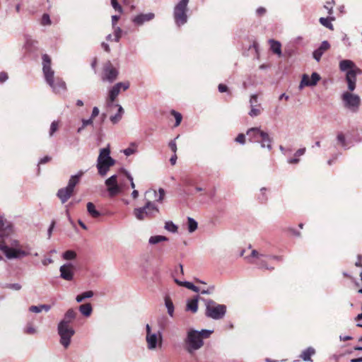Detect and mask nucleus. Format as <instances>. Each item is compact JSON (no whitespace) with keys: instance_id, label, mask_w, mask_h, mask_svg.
Masks as SVG:
<instances>
[{"instance_id":"38","label":"nucleus","mask_w":362,"mask_h":362,"mask_svg":"<svg viewBox=\"0 0 362 362\" xmlns=\"http://www.w3.org/2000/svg\"><path fill=\"white\" fill-rule=\"evenodd\" d=\"M197 222L192 218H187V228L189 233H193L197 228Z\"/></svg>"},{"instance_id":"55","label":"nucleus","mask_w":362,"mask_h":362,"mask_svg":"<svg viewBox=\"0 0 362 362\" xmlns=\"http://www.w3.org/2000/svg\"><path fill=\"white\" fill-rule=\"evenodd\" d=\"M179 137V135L177 136V137L173 139V140H171L169 144H168V146L169 148H170V150L174 153H176V151H177V144H176V142H175V140Z\"/></svg>"},{"instance_id":"46","label":"nucleus","mask_w":362,"mask_h":362,"mask_svg":"<svg viewBox=\"0 0 362 362\" xmlns=\"http://www.w3.org/2000/svg\"><path fill=\"white\" fill-rule=\"evenodd\" d=\"M40 23L42 25H50L52 23L49 16L47 13H44L42 16Z\"/></svg>"},{"instance_id":"33","label":"nucleus","mask_w":362,"mask_h":362,"mask_svg":"<svg viewBox=\"0 0 362 362\" xmlns=\"http://www.w3.org/2000/svg\"><path fill=\"white\" fill-rule=\"evenodd\" d=\"M165 305L168 310V313L170 317H173L174 315V305L168 296L165 297Z\"/></svg>"},{"instance_id":"53","label":"nucleus","mask_w":362,"mask_h":362,"mask_svg":"<svg viewBox=\"0 0 362 362\" xmlns=\"http://www.w3.org/2000/svg\"><path fill=\"white\" fill-rule=\"evenodd\" d=\"M111 5L116 11H118L120 13H122V8L118 4L117 0H111Z\"/></svg>"},{"instance_id":"61","label":"nucleus","mask_w":362,"mask_h":362,"mask_svg":"<svg viewBox=\"0 0 362 362\" xmlns=\"http://www.w3.org/2000/svg\"><path fill=\"white\" fill-rule=\"evenodd\" d=\"M29 311L32 313H39L42 310L40 308V305H32L29 308Z\"/></svg>"},{"instance_id":"9","label":"nucleus","mask_w":362,"mask_h":362,"mask_svg":"<svg viewBox=\"0 0 362 362\" xmlns=\"http://www.w3.org/2000/svg\"><path fill=\"white\" fill-rule=\"evenodd\" d=\"M159 213V209L156 204L151 201H147L142 207L134 209V216L139 221H143L146 218H152Z\"/></svg>"},{"instance_id":"6","label":"nucleus","mask_w":362,"mask_h":362,"mask_svg":"<svg viewBox=\"0 0 362 362\" xmlns=\"http://www.w3.org/2000/svg\"><path fill=\"white\" fill-rule=\"evenodd\" d=\"M110 151L107 148H103L100 150L97 160V168L98 173L101 176H105L110 170V168L115 163V160L110 156Z\"/></svg>"},{"instance_id":"10","label":"nucleus","mask_w":362,"mask_h":362,"mask_svg":"<svg viewBox=\"0 0 362 362\" xmlns=\"http://www.w3.org/2000/svg\"><path fill=\"white\" fill-rule=\"evenodd\" d=\"M189 0H180L174 8L173 16L175 24L180 27L187 22V5Z\"/></svg>"},{"instance_id":"20","label":"nucleus","mask_w":362,"mask_h":362,"mask_svg":"<svg viewBox=\"0 0 362 362\" xmlns=\"http://www.w3.org/2000/svg\"><path fill=\"white\" fill-rule=\"evenodd\" d=\"M74 191L68 187L60 188L57 193V197L60 199L62 204L66 203L69 198L72 196Z\"/></svg>"},{"instance_id":"50","label":"nucleus","mask_w":362,"mask_h":362,"mask_svg":"<svg viewBox=\"0 0 362 362\" xmlns=\"http://www.w3.org/2000/svg\"><path fill=\"white\" fill-rule=\"evenodd\" d=\"M265 259L267 260H275L277 262H282L284 258L282 256L279 255H267L266 254Z\"/></svg>"},{"instance_id":"3","label":"nucleus","mask_w":362,"mask_h":362,"mask_svg":"<svg viewBox=\"0 0 362 362\" xmlns=\"http://www.w3.org/2000/svg\"><path fill=\"white\" fill-rule=\"evenodd\" d=\"M42 71L46 81L54 90H64L66 89V83L64 81L59 78L54 79V72L51 67V58L47 54H44L42 56Z\"/></svg>"},{"instance_id":"2","label":"nucleus","mask_w":362,"mask_h":362,"mask_svg":"<svg viewBox=\"0 0 362 362\" xmlns=\"http://www.w3.org/2000/svg\"><path fill=\"white\" fill-rule=\"evenodd\" d=\"M76 316L77 312L74 308H69L58 323L57 332L60 337L59 342L65 349L69 347L71 339L75 334V330L70 324L76 318Z\"/></svg>"},{"instance_id":"59","label":"nucleus","mask_w":362,"mask_h":362,"mask_svg":"<svg viewBox=\"0 0 362 362\" xmlns=\"http://www.w3.org/2000/svg\"><path fill=\"white\" fill-rule=\"evenodd\" d=\"M334 0H331V1L326 2V4L325 5V8L328 10L329 14L332 13V5L334 4Z\"/></svg>"},{"instance_id":"45","label":"nucleus","mask_w":362,"mask_h":362,"mask_svg":"<svg viewBox=\"0 0 362 362\" xmlns=\"http://www.w3.org/2000/svg\"><path fill=\"white\" fill-rule=\"evenodd\" d=\"M154 194H155V196H156V202H162L163 200L164 199V197H165V190L163 189V188H159L158 189V195L157 196V192L156 191H154Z\"/></svg>"},{"instance_id":"26","label":"nucleus","mask_w":362,"mask_h":362,"mask_svg":"<svg viewBox=\"0 0 362 362\" xmlns=\"http://www.w3.org/2000/svg\"><path fill=\"white\" fill-rule=\"evenodd\" d=\"M199 296H196L191 300H188L187 303V310H190L193 313L198 310Z\"/></svg>"},{"instance_id":"31","label":"nucleus","mask_w":362,"mask_h":362,"mask_svg":"<svg viewBox=\"0 0 362 362\" xmlns=\"http://www.w3.org/2000/svg\"><path fill=\"white\" fill-rule=\"evenodd\" d=\"M78 310L82 315L86 317H88L92 313L93 308L90 303H85L81 305L78 308Z\"/></svg>"},{"instance_id":"28","label":"nucleus","mask_w":362,"mask_h":362,"mask_svg":"<svg viewBox=\"0 0 362 362\" xmlns=\"http://www.w3.org/2000/svg\"><path fill=\"white\" fill-rule=\"evenodd\" d=\"M269 189L267 187H262L259 189V194L257 195V200L261 204H265L268 201L267 192Z\"/></svg>"},{"instance_id":"64","label":"nucleus","mask_w":362,"mask_h":362,"mask_svg":"<svg viewBox=\"0 0 362 362\" xmlns=\"http://www.w3.org/2000/svg\"><path fill=\"white\" fill-rule=\"evenodd\" d=\"M99 109L97 107H94L92 110V113L90 115V118L93 119L95 117H97L99 115Z\"/></svg>"},{"instance_id":"8","label":"nucleus","mask_w":362,"mask_h":362,"mask_svg":"<svg viewBox=\"0 0 362 362\" xmlns=\"http://www.w3.org/2000/svg\"><path fill=\"white\" fill-rule=\"evenodd\" d=\"M184 342L185 349L189 354H194L204 345V341L199 337L197 330L194 329H191L187 332Z\"/></svg>"},{"instance_id":"11","label":"nucleus","mask_w":362,"mask_h":362,"mask_svg":"<svg viewBox=\"0 0 362 362\" xmlns=\"http://www.w3.org/2000/svg\"><path fill=\"white\" fill-rule=\"evenodd\" d=\"M118 75L117 70L113 66L112 64L107 61L103 65L101 78L103 81L112 83Z\"/></svg>"},{"instance_id":"25","label":"nucleus","mask_w":362,"mask_h":362,"mask_svg":"<svg viewBox=\"0 0 362 362\" xmlns=\"http://www.w3.org/2000/svg\"><path fill=\"white\" fill-rule=\"evenodd\" d=\"M175 282L178 286H184L188 289L193 291L194 292L198 293L200 291V289L199 287L196 286L195 285H194L192 283H191L189 281H180L179 279L175 278Z\"/></svg>"},{"instance_id":"35","label":"nucleus","mask_w":362,"mask_h":362,"mask_svg":"<svg viewBox=\"0 0 362 362\" xmlns=\"http://www.w3.org/2000/svg\"><path fill=\"white\" fill-rule=\"evenodd\" d=\"M94 293L92 291H85L76 297V300L77 303H81L86 298H90L93 297Z\"/></svg>"},{"instance_id":"19","label":"nucleus","mask_w":362,"mask_h":362,"mask_svg":"<svg viewBox=\"0 0 362 362\" xmlns=\"http://www.w3.org/2000/svg\"><path fill=\"white\" fill-rule=\"evenodd\" d=\"M154 17L153 13H141L134 17L132 22L136 25H142L144 23L153 20Z\"/></svg>"},{"instance_id":"16","label":"nucleus","mask_w":362,"mask_h":362,"mask_svg":"<svg viewBox=\"0 0 362 362\" xmlns=\"http://www.w3.org/2000/svg\"><path fill=\"white\" fill-rule=\"evenodd\" d=\"M320 79V76L316 72H313L311 76H309L307 74H303L299 88H303L305 86H313L317 84Z\"/></svg>"},{"instance_id":"39","label":"nucleus","mask_w":362,"mask_h":362,"mask_svg":"<svg viewBox=\"0 0 362 362\" xmlns=\"http://www.w3.org/2000/svg\"><path fill=\"white\" fill-rule=\"evenodd\" d=\"M37 44V42L33 39L29 35L25 36V47L26 49H30L33 47H35V45Z\"/></svg>"},{"instance_id":"24","label":"nucleus","mask_w":362,"mask_h":362,"mask_svg":"<svg viewBox=\"0 0 362 362\" xmlns=\"http://www.w3.org/2000/svg\"><path fill=\"white\" fill-rule=\"evenodd\" d=\"M272 139L270 138L268 133L265 132L259 143H260L262 148H267L269 151H271L272 149Z\"/></svg>"},{"instance_id":"18","label":"nucleus","mask_w":362,"mask_h":362,"mask_svg":"<svg viewBox=\"0 0 362 362\" xmlns=\"http://www.w3.org/2000/svg\"><path fill=\"white\" fill-rule=\"evenodd\" d=\"M264 133L265 132L259 127H252L247 131V135L249 136L250 140L257 143L259 142Z\"/></svg>"},{"instance_id":"56","label":"nucleus","mask_w":362,"mask_h":362,"mask_svg":"<svg viewBox=\"0 0 362 362\" xmlns=\"http://www.w3.org/2000/svg\"><path fill=\"white\" fill-rule=\"evenodd\" d=\"M337 140L343 147H344V148L346 147V139H345L344 135L342 133H340L337 135Z\"/></svg>"},{"instance_id":"43","label":"nucleus","mask_w":362,"mask_h":362,"mask_svg":"<svg viewBox=\"0 0 362 362\" xmlns=\"http://www.w3.org/2000/svg\"><path fill=\"white\" fill-rule=\"evenodd\" d=\"M62 257L64 259L71 260L76 257V253L73 250H67L63 253Z\"/></svg>"},{"instance_id":"44","label":"nucleus","mask_w":362,"mask_h":362,"mask_svg":"<svg viewBox=\"0 0 362 362\" xmlns=\"http://www.w3.org/2000/svg\"><path fill=\"white\" fill-rule=\"evenodd\" d=\"M319 21L325 27L333 30V25L328 18L322 17L320 18Z\"/></svg>"},{"instance_id":"32","label":"nucleus","mask_w":362,"mask_h":362,"mask_svg":"<svg viewBox=\"0 0 362 362\" xmlns=\"http://www.w3.org/2000/svg\"><path fill=\"white\" fill-rule=\"evenodd\" d=\"M118 107V111L115 115H112L110 117V121L113 124H117L122 119V115L124 113V110L122 107L119 105H116Z\"/></svg>"},{"instance_id":"5","label":"nucleus","mask_w":362,"mask_h":362,"mask_svg":"<svg viewBox=\"0 0 362 362\" xmlns=\"http://www.w3.org/2000/svg\"><path fill=\"white\" fill-rule=\"evenodd\" d=\"M339 69L346 71V79L349 90H354L356 88V74L360 70L356 67L354 63L349 59H344L339 62Z\"/></svg>"},{"instance_id":"15","label":"nucleus","mask_w":362,"mask_h":362,"mask_svg":"<svg viewBox=\"0 0 362 362\" xmlns=\"http://www.w3.org/2000/svg\"><path fill=\"white\" fill-rule=\"evenodd\" d=\"M146 340L147 342V347L149 350H154L156 349L158 345L161 346L162 344V335L160 332L158 334L152 333L151 334H146Z\"/></svg>"},{"instance_id":"7","label":"nucleus","mask_w":362,"mask_h":362,"mask_svg":"<svg viewBox=\"0 0 362 362\" xmlns=\"http://www.w3.org/2000/svg\"><path fill=\"white\" fill-rule=\"evenodd\" d=\"M206 305L205 315L213 320H221L226 313V306L223 304H218L213 300L203 299Z\"/></svg>"},{"instance_id":"62","label":"nucleus","mask_w":362,"mask_h":362,"mask_svg":"<svg viewBox=\"0 0 362 362\" xmlns=\"http://www.w3.org/2000/svg\"><path fill=\"white\" fill-rule=\"evenodd\" d=\"M214 286H211L207 289H203L200 292L202 294H210L214 291Z\"/></svg>"},{"instance_id":"13","label":"nucleus","mask_w":362,"mask_h":362,"mask_svg":"<svg viewBox=\"0 0 362 362\" xmlns=\"http://www.w3.org/2000/svg\"><path fill=\"white\" fill-rule=\"evenodd\" d=\"M250 111L248 113L250 116L257 117L261 114L262 107L260 100L259 98V95L257 94H255L250 96Z\"/></svg>"},{"instance_id":"30","label":"nucleus","mask_w":362,"mask_h":362,"mask_svg":"<svg viewBox=\"0 0 362 362\" xmlns=\"http://www.w3.org/2000/svg\"><path fill=\"white\" fill-rule=\"evenodd\" d=\"M87 211L90 216L95 218H98L101 215L100 212L95 209V204L92 202L87 203Z\"/></svg>"},{"instance_id":"63","label":"nucleus","mask_w":362,"mask_h":362,"mask_svg":"<svg viewBox=\"0 0 362 362\" xmlns=\"http://www.w3.org/2000/svg\"><path fill=\"white\" fill-rule=\"evenodd\" d=\"M54 226H55V221L53 220L47 230L48 238H49L51 237L52 230L54 228Z\"/></svg>"},{"instance_id":"37","label":"nucleus","mask_w":362,"mask_h":362,"mask_svg":"<svg viewBox=\"0 0 362 362\" xmlns=\"http://www.w3.org/2000/svg\"><path fill=\"white\" fill-rule=\"evenodd\" d=\"M168 240V238L163 235H153L150 237L148 243L150 245H156L162 241H167Z\"/></svg>"},{"instance_id":"51","label":"nucleus","mask_w":362,"mask_h":362,"mask_svg":"<svg viewBox=\"0 0 362 362\" xmlns=\"http://www.w3.org/2000/svg\"><path fill=\"white\" fill-rule=\"evenodd\" d=\"M24 332L28 334H35L37 330L31 324H28L24 329Z\"/></svg>"},{"instance_id":"49","label":"nucleus","mask_w":362,"mask_h":362,"mask_svg":"<svg viewBox=\"0 0 362 362\" xmlns=\"http://www.w3.org/2000/svg\"><path fill=\"white\" fill-rule=\"evenodd\" d=\"M4 287L11 289V290H14V291H20L22 288L21 285L18 283L6 284Z\"/></svg>"},{"instance_id":"57","label":"nucleus","mask_w":362,"mask_h":362,"mask_svg":"<svg viewBox=\"0 0 362 362\" xmlns=\"http://www.w3.org/2000/svg\"><path fill=\"white\" fill-rule=\"evenodd\" d=\"M235 141L240 144L245 143V136L243 134H239L235 138Z\"/></svg>"},{"instance_id":"22","label":"nucleus","mask_w":362,"mask_h":362,"mask_svg":"<svg viewBox=\"0 0 362 362\" xmlns=\"http://www.w3.org/2000/svg\"><path fill=\"white\" fill-rule=\"evenodd\" d=\"M84 173L83 170H79L76 175H71L66 187L74 192L75 187L80 182L81 178Z\"/></svg>"},{"instance_id":"42","label":"nucleus","mask_w":362,"mask_h":362,"mask_svg":"<svg viewBox=\"0 0 362 362\" xmlns=\"http://www.w3.org/2000/svg\"><path fill=\"white\" fill-rule=\"evenodd\" d=\"M165 229L171 233H176L177 230V226L172 221H167L165 224Z\"/></svg>"},{"instance_id":"1","label":"nucleus","mask_w":362,"mask_h":362,"mask_svg":"<svg viewBox=\"0 0 362 362\" xmlns=\"http://www.w3.org/2000/svg\"><path fill=\"white\" fill-rule=\"evenodd\" d=\"M0 250L8 259H21L28 255L21 249L19 241L13 237V226L3 216H0Z\"/></svg>"},{"instance_id":"47","label":"nucleus","mask_w":362,"mask_h":362,"mask_svg":"<svg viewBox=\"0 0 362 362\" xmlns=\"http://www.w3.org/2000/svg\"><path fill=\"white\" fill-rule=\"evenodd\" d=\"M59 128V122L57 121H53L51 123L50 129H49V136H52L53 134L58 130Z\"/></svg>"},{"instance_id":"23","label":"nucleus","mask_w":362,"mask_h":362,"mask_svg":"<svg viewBox=\"0 0 362 362\" xmlns=\"http://www.w3.org/2000/svg\"><path fill=\"white\" fill-rule=\"evenodd\" d=\"M315 354V349L312 347L309 346L307 349H304L300 355V358L303 360L304 361H310L312 362L313 360L311 359V356Z\"/></svg>"},{"instance_id":"12","label":"nucleus","mask_w":362,"mask_h":362,"mask_svg":"<svg viewBox=\"0 0 362 362\" xmlns=\"http://www.w3.org/2000/svg\"><path fill=\"white\" fill-rule=\"evenodd\" d=\"M251 257L256 258L253 263L257 264L259 269H264L269 271L274 270V267L269 266L267 262L265 259L266 254L256 250H252L251 252Z\"/></svg>"},{"instance_id":"36","label":"nucleus","mask_w":362,"mask_h":362,"mask_svg":"<svg viewBox=\"0 0 362 362\" xmlns=\"http://www.w3.org/2000/svg\"><path fill=\"white\" fill-rule=\"evenodd\" d=\"M130 86V83L128 81L119 82L116 83L111 90H127Z\"/></svg>"},{"instance_id":"58","label":"nucleus","mask_w":362,"mask_h":362,"mask_svg":"<svg viewBox=\"0 0 362 362\" xmlns=\"http://www.w3.org/2000/svg\"><path fill=\"white\" fill-rule=\"evenodd\" d=\"M82 125L86 127L89 125H93V119L90 117L88 119H81Z\"/></svg>"},{"instance_id":"54","label":"nucleus","mask_w":362,"mask_h":362,"mask_svg":"<svg viewBox=\"0 0 362 362\" xmlns=\"http://www.w3.org/2000/svg\"><path fill=\"white\" fill-rule=\"evenodd\" d=\"M119 92H110L108 105H112Z\"/></svg>"},{"instance_id":"48","label":"nucleus","mask_w":362,"mask_h":362,"mask_svg":"<svg viewBox=\"0 0 362 362\" xmlns=\"http://www.w3.org/2000/svg\"><path fill=\"white\" fill-rule=\"evenodd\" d=\"M112 28L114 30L115 41L119 42L122 37V29L118 26Z\"/></svg>"},{"instance_id":"40","label":"nucleus","mask_w":362,"mask_h":362,"mask_svg":"<svg viewBox=\"0 0 362 362\" xmlns=\"http://www.w3.org/2000/svg\"><path fill=\"white\" fill-rule=\"evenodd\" d=\"M170 113L175 119V127L179 126L182 122V115L180 112H178L174 110H171Z\"/></svg>"},{"instance_id":"29","label":"nucleus","mask_w":362,"mask_h":362,"mask_svg":"<svg viewBox=\"0 0 362 362\" xmlns=\"http://www.w3.org/2000/svg\"><path fill=\"white\" fill-rule=\"evenodd\" d=\"M271 50L279 57L281 56V45L279 41L270 40Z\"/></svg>"},{"instance_id":"41","label":"nucleus","mask_w":362,"mask_h":362,"mask_svg":"<svg viewBox=\"0 0 362 362\" xmlns=\"http://www.w3.org/2000/svg\"><path fill=\"white\" fill-rule=\"evenodd\" d=\"M213 330L210 329H202L201 331L197 330V333L199 334V337L203 340V339L209 338L212 334Z\"/></svg>"},{"instance_id":"27","label":"nucleus","mask_w":362,"mask_h":362,"mask_svg":"<svg viewBox=\"0 0 362 362\" xmlns=\"http://www.w3.org/2000/svg\"><path fill=\"white\" fill-rule=\"evenodd\" d=\"M306 151V148L305 147L300 148L296 151L294 153V158H290L287 160L288 163L289 164H297L300 162V159L298 157L305 154Z\"/></svg>"},{"instance_id":"34","label":"nucleus","mask_w":362,"mask_h":362,"mask_svg":"<svg viewBox=\"0 0 362 362\" xmlns=\"http://www.w3.org/2000/svg\"><path fill=\"white\" fill-rule=\"evenodd\" d=\"M137 147H138V145L135 142H132L130 144H129V146L124 150H122V153L126 156H129L134 153H135L136 151H137Z\"/></svg>"},{"instance_id":"14","label":"nucleus","mask_w":362,"mask_h":362,"mask_svg":"<svg viewBox=\"0 0 362 362\" xmlns=\"http://www.w3.org/2000/svg\"><path fill=\"white\" fill-rule=\"evenodd\" d=\"M110 197H114L120 192V187L117 183V175H113L105 182Z\"/></svg>"},{"instance_id":"21","label":"nucleus","mask_w":362,"mask_h":362,"mask_svg":"<svg viewBox=\"0 0 362 362\" xmlns=\"http://www.w3.org/2000/svg\"><path fill=\"white\" fill-rule=\"evenodd\" d=\"M329 47H330L329 43L326 40L323 41L321 43L320 46L313 52V58L317 62H320L322 54L325 53V52L328 50L329 49Z\"/></svg>"},{"instance_id":"17","label":"nucleus","mask_w":362,"mask_h":362,"mask_svg":"<svg viewBox=\"0 0 362 362\" xmlns=\"http://www.w3.org/2000/svg\"><path fill=\"white\" fill-rule=\"evenodd\" d=\"M60 277L66 281H71L74 278V266L71 263L62 265L59 268Z\"/></svg>"},{"instance_id":"52","label":"nucleus","mask_w":362,"mask_h":362,"mask_svg":"<svg viewBox=\"0 0 362 362\" xmlns=\"http://www.w3.org/2000/svg\"><path fill=\"white\" fill-rule=\"evenodd\" d=\"M179 274H181V275H183L184 274V272H183V267H182V264H179L178 267L177 269H175L173 274V279H177V276L179 275Z\"/></svg>"},{"instance_id":"4","label":"nucleus","mask_w":362,"mask_h":362,"mask_svg":"<svg viewBox=\"0 0 362 362\" xmlns=\"http://www.w3.org/2000/svg\"><path fill=\"white\" fill-rule=\"evenodd\" d=\"M342 107L351 113H357L359 111L361 100L358 95L354 92H343L340 96Z\"/></svg>"},{"instance_id":"60","label":"nucleus","mask_w":362,"mask_h":362,"mask_svg":"<svg viewBox=\"0 0 362 362\" xmlns=\"http://www.w3.org/2000/svg\"><path fill=\"white\" fill-rule=\"evenodd\" d=\"M8 78V75L5 71L0 72V83L6 82Z\"/></svg>"}]
</instances>
